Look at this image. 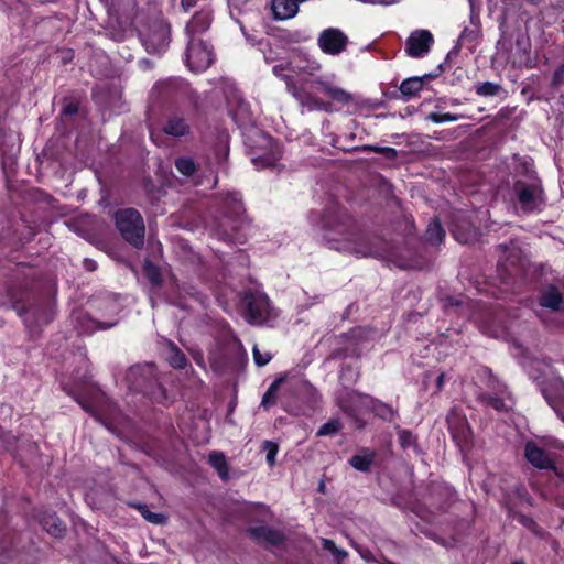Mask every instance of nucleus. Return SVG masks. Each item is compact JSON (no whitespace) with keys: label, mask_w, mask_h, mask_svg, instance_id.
Here are the masks:
<instances>
[{"label":"nucleus","mask_w":564,"mask_h":564,"mask_svg":"<svg viewBox=\"0 0 564 564\" xmlns=\"http://www.w3.org/2000/svg\"><path fill=\"white\" fill-rule=\"evenodd\" d=\"M375 452L370 449H362L359 454L354 455L349 459V464L357 470L368 471L373 463Z\"/></svg>","instance_id":"nucleus-19"},{"label":"nucleus","mask_w":564,"mask_h":564,"mask_svg":"<svg viewBox=\"0 0 564 564\" xmlns=\"http://www.w3.org/2000/svg\"><path fill=\"white\" fill-rule=\"evenodd\" d=\"M293 63L274 65L272 73L281 78L286 86V91L300 104L301 107L308 111H324L332 112L333 106L329 101H325L316 96V94L308 91L305 86L297 85L293 76L285 74V70L292 72Z\"/></svg>","instance_id":"nucleus-1"},{"label":"nucleus","mask_w":564,"mask_h":564,"mask_svg":"<svg viewBox=\"0 0 564 564\" xmlns=\"http://www.w3.org/2000/svg\"><path fill=\"white\" fill-rule=\"evenodd\" d=\"M292 63V72L296 75L306 74L314 76L322 68L318 61L308 58L305 54L299 55Z\"/></svg>","instance_id":"nucleus-16"},{"label":"nucleus","mask_w":564,"mask_h":564,"mask_svg":"<svg viewBox=\"0 0 564 564\" xmlns=\"http://www.w3.org/2000/svg\"><path fill=\"white\" fill-rule=\"evenodd\" d=\"M271 9L275 20H288L294 18L299 12V4L295 0H272Z\"/></svg>","instance_id":"nucleus-13"},{"label":"nucleus","mask_w":564,"mask_h":564,"mask_svg":"<svg viewBox=\"0 0 564 564\" xmlns=\"http://www.w3.org/2000/svg\"><path fill=\"white\" fill-rule=\"evenodd\" d=\"M138 509L141 512L142 517L151 523L163 524L166 521V517L164 514L152 512L144 505H139Z\"/></svg>","instance_id":"nucleus-30"},{"label":"nucleus","mask_w":564,"mask_h":564,"mask_svg":"<svg viewBox=\"0 0 564 564\" xmlns=\"http://www.w3.org/2000/svg\"><path fill=\"white\" fill-rule=\"evenodd\" d=\"M434 39L427 30H416L406 40L405 52L414 58H420L430 52Z\"/></svg>","instance_id":"nucleus-8"},{"label":"nucleus","mask_w":564,"mask_h":564,"mask_svg":"<svg viewBox=\"0 0 564 564\" xmlns=\"http://www.w3.org/2000/svg\"><path fill=\"white\" fill-rule=\"evenodd\" d=\"M381 154H383L388 159H395L397 158V150L389 147H383Z\"/></svg>","instance_id":"nucleus-41"},{"label":"nucleus","mask_w":564,"mask_h":564,"mask_svg":"<svg viewBox=\"0 0 564 564\" xmlns=\"http://www.w3.org/2000/svg\"><path fill=\"white\" fill-rule=\"evenodd\" d=\"M116 226L124 240L140 248L144 241V224L141 215L133 208L118 210L115 214Z\"/></svg>","instance_id":"nucleus-2"},{"label":"nucleus","mask_w":564,"mask_h":564,"mask_svg":"<svg viewBox=\"0 0 564 564\" xmlns=\"http://www.w3.org/2000/svg\"><path fill=\"white\" fill-rule=\"evenodd\" d=\"M448 426L453 433L454 438L466 441L468 437L469 429L466 421L455 412H452L447 416Z\"/></svg>","instance_id":"nucleus-17"},{"label":"nucleus","mask_w":564,"mask_h":564,"mask_svg":"<svg viewBox=\"0 0 564 564\" xmlns=\"http://www.w3.org/2000/svg\"><path fill=\"white\" fill-rule=\"evenodd\" d=\"M221 226H223L224 228L221 229V231H219V232H218V236H219L220 238H223V239L234 240V236H232V234H230V232L228 231V229L226 228V226H227V225H226V224H223Z\"/></svg>","instance_id":"nucleus-43"},{"label":"nucleus","mask_w":564,"mask_h":564,"mask_svg":"<svg viewBox=\"0 0 564 564\" xmlns=\"http://www.w3.org/2000/svg\"><path fill=\"white\" fill-rule=\"evenodd\" d=\"M243 316L251 325H264L276 318L278 313L271 306L268 296L261 292L247 293L243 299Z\"/></svg>","instance_id":"nucleus-3"},{"label":"nucleus","mask_w":564,"mask_h":564,"mask_svg":"<svg viewBox=\"0 0 564 564\" xmlns=\"http://www.w3.org/2000/svg\"><path fill=\"white\" fill-rule=\"evenodd\" d=\"M562 303H563L562 295L554 288H550L546 291H544L540 297V304L543 307H547L553 311H558L562 306Z\"/></svg>","instance_id":"nucleus-20"},{"label":"nucleus","mask_w":564,"mask_h":564,"mask_svg":"<svg viewBox=\"0 0 564 564\" xmlns=\"http://www.w3.org/2000/svg\"><path fill=\"white\" fill-rule=\"evenodd\" d=\"M193 297H195L196 301L203 302L199 297H196L194 294Z\"/></svg>","instance_id":"nucleus-57"},{"label":"nucleus","mask_w":564,"mask_h":564,"mask_svg":"<svg viewBox=\"0 0 564 564\" xmlns=\"http://www.w3.org/2000/svg\"><path fill=\"white\" fill-rule=\"evenodd\" d=\"M66 111H67V112H74V111H75V109H73V108H70V107H67Z\"/></svg>","instance_id":"nucleus-54"},{"label":"nucleus","mask_w":564,"mask_h":564,"mask_svg":"<svg viewBox=\"0 0 564 564\" xmlns=\"http://www.w3.org/2000/svg\"><path fill=\"white\" fill-rule=\"evenodd\" d=\"M399 1L400 0H373L372 2L383 4V6H390V4L398 3Z\"/></svg>","instance_id":"nucleus-46"},{"label":"nucleus","mask_w":564,"mask_h":564,"mask_svg":"<svg viewBox=\"0 0 564 564\" xmlns=\"http://www.w3.org/2000/svg\"><path fill=\"white\" fill-rule=\"evenodd\" d=\"M516 192L518 195L521 208L524 212H532L538 209L543 203V192L538 182L524 184L517 182Z\"/></svg>","instance_id":"nucleus-7"},{"label":"nucleus","mask_w":564,"mask_h":564,"mask_svg":"<svg viewBox=\"0 0 564 564\" xmlns=\"http://www.w3.org/2000/svg\"><path fill=\"white\" fill-rule=\"evenodd\" d=\"M444 381H445V375L444 373H441L437 378V389L441 390L443 388V384H444Z\"/></svg>","instance_id":"nucleus-47"},{"label":"nucleus","mask_w":564,"mask_h":564,"mask_svg":"<svg viewBox=\"0 0 564 564\" xmlns=\"http://www.w3.org/2000/svg\"><path fill=\"white\" fill-rule=\"evenodd\" d=\"M147 271H148V275H149L150 280L152 282L156 283L159 281V279H158L159 274H158L156 270L153 267L148 265Z\"/></svg>","instance_id":"nucleus-44"},{"label":"nucleus","mask_w":564,"mask_h":564,"mask_svg":"<svg viewBox=\"0 0 564 564\" xmlns=\"http://www.w3.org/2000/svg\"><path fill=\"white\" fill-rule=\"evenodd\" d=\"M263 141H264V143H265L267 145H272V140H271V139H269V138H264V140H263Z\"/></svg>","instance_id":"nucleus-51"},{"label":"nucleus","mask_w":564,"mask_h":564,"mask_svg":"<svg viewBox=\"0 0 564 564\" xmlns=\"http://www.w3.org/2000/svg\"><path fill=\"white\" fill-rule=\"evenodd\" d=\"M500 90V86L490 82H486L477 87V94L480 96H495Z\"/></svg>","instance_id":"nucleus-37"},{"label":"nucleus","mask_w":564,"mask_h":564,"mask_svg":"<svg viewBox=\"0 0 564 564\" xmlns=\"http://www.w3.org/2000/svg\"><path fill=\"white\" fill-rule=\"evenodd\" d=\"M231 229H232V230H236V229H237V225H236V224H235V225H232Z\"/></svg>","instance_id":"nucleus-58"},{"label":"nucleus","mask_w":564,"mask_h":564,"mask_svg":"<svg viewBox=\"0 0 564 564\" xmlns=\"http://www.w3.org/2000/svg\"><path fill=\"white\" fill-rule=\"evenodd\" d=\"M399 442L404 449L415 447V437L406 430H401L399 432Z\"/></svg>","instance_id":"nucleus-39"},{"label":"nucleus","mask_w":564,"mask_h":564,"mask_svg":"<svg viewBox=\"0 0 564 564\" xmlns=\"http://www.w3.org/2000/svg\"><path fill=\"white\" fill-rule=\"evenodd\" d=\"M177 171L185 175L191 176L195 172V164L189 158H180L175 161Z\"/></svg>","instance_id":"nucleus-33"},{"label":"nucleus","mask_w":564,"mask_h":564,"mask_svg":"<svg viewBox=\"0 0 564 564\" xmlns=\"http://www.w3.org/2000/svg\"><path fill=\"white\" fill-rule=\"evenodd\" d=\"M337 242L339 246H334V248L354 253L358 257H383L382 250L379 249L372 240L366 237L349 235Z\"/></svg>","instance_id":"nucleus-5"},{"label":"nucleus","mask_w":564,"mask_h":564,"mask_svg":"<svg viewBox=\"0 0 564 564\" xmlns=\"http://www.w3.org/2000/svg\"><path fill=\"white\" fill-rule=\"evenodd\" d=\"M356 398L362 401L361 398ZM364 401H367L370 404L369 410H371L380 419L389 422L394 419L395 411L390 405L375 399H364Z\"/></svg>","instance_id":"nucleus-18"},{"label":"nucleus","mask_w":564,"mask_h":564,"mask_svg":"<svg viewBox=\"0 0 564 564\" xmlns=\"http://www.w3.org/2000/svg\"><path fill=\"white\" fill-rule=\"evenodd\" d=\"M226 208L235 216H240L243 212V205L239 193H228L225 198Z\"/></svg>","instance_id":"nucleus-27"},{"label":"nucleus","mask_w":564,"mask_h":564,"mask_svg":"<svg viewBox=\"0 0 564 564\" xmlns=\"http://www.w3.org/2000/svg\"><path fill=\"white\" fill-rule=\"evenodd\" d=\"M262 449L267 452V463L270 467H273L275 465V457L279 451L278 444L271 441H264L262 443Z\"/></svg>","instance_id":"nucleus-34"},{"label":"nucleus","mask_w":564,"mask_h":564,"mask_svg":"<svg viewBox=\"0 0 564 564\" xmlns=\"http://www.w3.org/2000/svg\"><path fill=\"white\" fill-rule=\"evenodd\" d=\"M280 382V380H275L274 382H272L267 392L263 394L261 404L264 408H269L276 402V393Z\"/></svg>","instance_id":"nucleus-31"},{"label":"nucleus","mask_w":564,"mask_h":564,"mask_svg":"<svg viewBox=\"0 0 564 564\" xmlns=\"http://www.w3.org/2000/svg\"><path fill=\"white\" fill-rule=\"evenodd\" d=\"M187 131L188 124L185 122L183 118L180 117L171 118L164 127V132L173 137L185 135Z\"/></svg>","instance_id":"nucleus-23"},{"label":"nucleus","mask_w":564,"mask_h":564,"mask_svg":"<svg viewBox=\"0 0 564 564\" xmlns=\"http://www.w3.org/2000/svg\"><path fill=\"white\" fill-rule=\"evenodd\" d=\"M470 8H474V0H469Z\"/></svg>","instance_id":"nucleus-55"},{"label":"nucleus","mask_w":564,"mask_h":564,"mask_svg":"<svg viewBox=\"0 0 564 564\" xmlns=\"http://www.w3.org/2000/svg\"><path fill=\"white\" fill-rule=\"evenodd\" d=\"M445 236V231L443 227L441 226V223L437 218L433 219L426 229L425 238L426 240L432 245H438L442 242L443 238Z\"/></svg>","instance_id":"nucleus-25"},{"label":"nucleus","mask_w":564,"mask_h":564,"mask_svg":"<svg viewBox=\"0 0 564 564\" xmlns=\"http://www.w3.org/2000/svg\"><path fill=\"white\" fill-rule=\"evenodd\" d=\"M253 359L257 366L262 367L270 362L272 355L270 351H261L259 346L256 344L252 347Z\"/></svg>","instance_id":"nucleus-36"},{"label":"nucleus","mask_w":564,"mask_h":564,"mask_svg":"<svg viewBox=\"0 0 564 564\" xmlns=\"http://www.w3.org/2000/svg\"><path fill=\"white\" fill-rule=\"evenodd\" d=\"M41 523L44 530L54 536H62L65 531L64 523L55 514L43 517Z\"/></svg>","instance_id":"nucleus-22"},{"label":"nucleus","mask_w":564,"mask_h":564,"mask_svg":"<svg viewBox=\"0 0 564 564\" xmlns=\"http://www.w3.org/2000/svg\"><path fill=\"white\" fill-rule=\"evenodd\" d=\"M460 117L462 116L453 115L449 112H446V113L431 112L427 115L426 119L434 123H444V122L457 121Z\"/></svg>","instance_id":"nucleus-35"},{"label":"nucleus","mask_w":564,"mask_h":564,"mask_svg":"<svg viewBox=\"0 0 564 564\" xmlns=\"http://www.w3.org/2000/svg\"><path fill=\"white\" fill-rule=\"evenodd\" d=\"M166 359L174 368H183L186 365L185 355L173 343L167 345Z\"/></svg>","instance_id":"nucleus-26"},{"label":"nucleus","mask_w":564,"mask_h":564,"mask_svg":"<svg viewBox=\"0 0 564 564\" xmlns=\"http://www.w3.org/2000/svg\"><path fill=\"white\" fill-rule=\"evenodd\" d=\"M208 462L215 468L221 479L228 478V465L223 453L212 452L208 456Z\"/></svg>","instance_id":"nucleus-24"},{"label":"nucleus","mask_w":564,"mask_h":564,"mask_svg":"<svg viewBox=\"0 0 564 564\" xmlns=\"http://www.w3.org/2000/svg\"><path fill=\"white\" fill-rule=\"evenodd\" d=\"M347 44V35L337 28L325 29L317 37L318 47L328 55H339L346 51Z\"/></svg>","instance_id":"nucleus-6"},{"label":"nucleus","mask_w":564,"mask_h":564,"mask_svg":"<svg viewBox=\"0 0 564 564\" xmlns=\"http://www.w3.org/2000/svg\"><path fill=\"white\" fill-rule=\"evenodd\" d=\"M355 397H359L361 399H371L369 395H364L354 391L348 393L346 399L340 400V408L351 416H357L364 409L370 408V404L367 401L358 400Z\"/></svg>","instance_id":"nucleus-14"},{"label":"nucleus","mask_w":564,"mask_h":564,"mask_svg":"<svg viewBox=\"0 0 564 564\" xmlns=\"http://www.w3.org/2000/svg\"><path fill=\"white\" fill-rule=\"evenodd\" d=\"M424 85V77H411L404 79L400 85V91L403 96L410 98L415 96L422 90Z\"/></svg>","instance_id":"nucleus-21"},{"label":"nucleus","mask_w":564,"mask_h":564,"mask_svg":"<svg viewBox=\"0 0 564 564\" xmlns=\"http://www.w3.org/2000/svg\"><path fill=\"white\" fill-rule=\"evenodd\" d=\"M564 73V68H561L558 69L556 73H555V76L558 77L561 76V74Z\"/></svg>","instance_id":"nucleus-53"},{"label":"nucleus","mask_w":564,"mask_h":564,"mask_svg":"<svg viewBox=\"0 0 564 564\" xmlns=\"http://www.w3.org/2000/svg\"><path fill=\"white\" fill-rule=\"evenodd\" d=\"M213 21V12L210 9H203L197 12L186 25L188 37H198L200 33L207 31Z\"/></svg>","instance_id":"nucleus-10"},{"label":"nucleus","mask_w":564,"mask_h":564,"mask_svg":"<svg viewBox=\"0 0 564 564\" xmlns=\"http://www.w3.org/2000/svg\"><path fill=\"white\" fill-rule=\"evenodd\" d=\"M153 375V367L151 365L133 366L127 372V381L131 388L141 392H148L145 383Z\"/></svg>","instance_id":"nucleus-9"},{"label":"nucleus","mask_w":564,"mask_h":564,"mask_svg":"<svg viewBox=\"0 0 564 564\" xmlns=\"http://www.w3.org/2000/svg\"><path fill=\"white\" fill-rule=\"evenodd\" d=\"M382 148H383V147H377V145H365V147H364V150H365V151H370V152H375V153H380V154H381Z\"/></svg>","instance_id":"nucleus-45"},{"label":"nucleus","mask_w":564,"mask_h":564,"mask_svg":"<svg viewBox=\"0 0 564 564\" xmlns=\"http://www.w3.org/2000/svg\"><path fill=\"white\" fill-rule=\"evenodd\" d=\"M456 239L460 242H467L468 240L456 235Z\"/></svg>","instance_id":"nucleus-52"},{"label":"nucleus","mask_w":564,"mask_h":564,"mask_svg":"<svg viewBox=\"0 0 564 564\" xmlns=\"http://www.w3.org/2000/svg\"><path fill=\"white\" fill-rule=\"evenodd\" d=\"M516 46H517V52L520 55L525 56L529 53L530 47H531L529 37L525 34H519L516 40Z\"/></svg>","instance_id":"nucleus-38"},{"label":"nucleus","mask_w":564,"mask_h":564,"mask_svg":"<svg viewBox=\"0 0 564 564\" xmlns=\"http://www.w3.org/2000/svg\"><path fill=\"white\" fill-rule=\"evenodd\" d=\"M281 158V150L275 144L271 152L268 155H259L252 159L256 165L261 164V166H271Z\"/></svg>","instance_id":"nucleus-28"},{"label":"nucleus","mask_w":564,"mask_h":564,"mask_svg":"<svg viewBox=\"0 0 564 564\" xmlns=\"http://www.w3.org/2000/svg\"><path fill=\"white\" fill-rule=\"evenodd\" d=\"M343 227V225L339 223V221H336V227L335 229H338L339 232L341 234H345V230H341L340 228Z\"/></svg>","instance_id":"nucleus-50"},{"label":"nucleus","mask_w":564,"mask_h":564,"mask_svg":"<svg viewBox=\"0 0 564 564\" xmlns=\"http://www.w3.org/2000/svg\"><path fill=\"white\" fill-rule=\"evenodd\" d=\"M322 545L325 550L332 552L335 561L338 564H340L341 561H344L348 555V553L345 550L337 547L334 541L329 539H322Z\"/></svg>","instance_id":"nucleus-29"},{"label":"nucleus","mask_w":564,"mask_h":564,"mask_svg":"<svg viewBox=\"0 0 564 564\" xmlns=\"http://www.w3.org/2000/svg\"><path fill=\"white\" fill-rule=\"evenodd\" d=\"M488 405H490L491 408H494L495 410H498V411H501L505 409V403L499 398H490L488 400Z\"/></svg>","instance_id":"nucleus-40"},{"label":"nucleus","mask_w":564,"mask_h":564,"mask_svg":"<svg viewBox=\"0 0 564 564\" xmlns=\"http://www.w3.org/2000/svg\"><path fill=\"white\" fill-rule=\"evenodd\" d=\"M113 325H116V322H112V323H98V329H108L110 327H112Z\"/></svg>","instance_id":"nucleus-48"},{"label":"nucleus","mask_w":564,"mask_h":564,"mask_svg":"<svg viewBox=\"0 0 564 564\" xmlns=\"http://www.w3.org/2000/svg\"><path fill=\"white\" fill-rule=\"evenodd\" d=\"M86 268L90 271L96 269V263L93 260H85Z\"/></svg>","instance_id":"nucleus-49"},{"label":"nucleus","mask_w":564,"mask_h":564,"mask_svg":"<svg viewBox=\"0 0 564 564\" xmlns=\"http://www.w3.org/2000/svg\"><path fill=\"white\" fill-rule=\"evenodd\" d=\"M249 532L257 541L271 545L281 544L284 540L280 531L268 527L251 528Z\"/></svg>","instance_id":"nucleus-15"},{"label":"nucleus","mask_w":564,"mask_h":564,"mask_svg":"<svg viewBox=\"0 0 564 564\" xmlns=\"http://www.w3.org/2000/svg\"><path fill=\"white\" fill-rule=\"evenodd\" d=\"M525 457L533 466L538 468L546 469L553 467L552 456L533 442L527 443Z\"/></svg>","instance_id":"nucleus-11"},{"label":"nucleus","mask_w":564,"mask_h":564,"mask_svg":"<svg viewBox=\"0 0 564 564\" xmlns=\"http://www.w3.org/2000/svg\"><path fill=\"white\" fill-rule=\"evenodd\" d=\"M322 226L324 228L335 229L336 223L334 219H330L328 216H324L322 219Z\"/></svg>","instance_id":"nucleus-42"},{"label":"nucleus","mask_w":564,"mask_h":564,"mask_svg":"<svg viewBox=\"0 0 564 564\" xmlns=\"http://www.w3.org/2000/svg\"><path fill=\"white\" fill-rule=\"evenodd\" d=\"M316 85L319 86L321 90L329 97L332 100L341 104L347 105L352 101V96L345 89L334 85L330 80L318 78L314 82Z\"/></svg>","instance_id":"nucleus-12"},{"label":"nucleus","mask_w":564,"mask_h":564,"mask_svg":"<svg viewBox=\"0 0 564 564\" xmlns=\"http://www.w3.org/2000/svg\"><path fill=\"white\" fill-rule=\"evenodd\" d=\"M341 429V423L338 419H332L325 424H323L318 431V436H328L336 434Z\"/></svg>","instance_id":"nucleus-32"},{"label":"nucleus","mask_w":564,"mask_h":564,"mask_svg":"<svg viewBox=\"0 0 564 564\" xmlns=\"http://www.w3.org/2000/svg\"><path fill=\"white\" fill-rule=\"evenodd\" d=\"M186 50V64L193 72H203L207 69L214 59L212 48L199 37H188Z\"/></svg>","instance_id":"nucleus-4"},{"label":"nucleus","mask_w":564,"mask_h":564,"mask_svg":"<svg viewBox=\"0 0 564 564\" xmlns=\"http://www.w3.org/2000/svg\"><path fill=\"white\" fill-rule=\"evenodd\" d=\"M82 406L86 410V411H90V409L88 406H86L85 404H82Z\"/></svg>","instance_id":"nucleus-56"}]
</instances>
